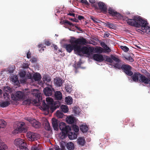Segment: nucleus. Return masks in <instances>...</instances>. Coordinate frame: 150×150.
I'll return each instance as SVG.
<instances>
[{
	"label": "nucleus",
	"instance_id": "1",
	"mask_svg": "<svg viewBox=\"0 0 150 150\" xmlns=\"http://www.w3.org/2000/svg\"><path fill=\"white\" fill-rule=\"evenodd\" d=\"M71 44H66L64 45L67 52L70 53L74 50L76 52L75 50L76 47L78 45H86L87 43L86 39L83 37L80 38H76L74 37H71L70 41Z\"/></svg>",
	"mask_w": 150,
	"mask_h": 150
},
{
	"label": "nucleus",
	"instance_id": "2",
	"mask_svg": "<svg viewBox=\"0 0 150 150\" xmlns=\"http://www.w3.org/2000/svg\"><path fill=\"white\" fill-rule=\"evenodd\" d=\"M136 19L137 21H138V23L136 22L135 23H132L131 25L134 26V27L136 28L142 27V29L147 34H150V27L147 25L148 24L147 21L142 19L141 17L139 18L137 17Z\"/></svg>",
	"mask_w": 150,
	"mask_h": 150
},
{
	"label": "nucleus",
	"instance_id": "3",
	"mask_svg": "<svg viewBox=\"0 0 150 150\" xmlns=\"http://www.w3.org/2000/svg\"><path fill=\"white\" fill-rule=\"evenodd\" d=\"M131 76V78L134 82H140L145 85L150 84V79L139 72H135Z\"/></svg>",
	"mask_w": 150,
	"mask_h": 150
},
{
	"label": "nucleus",
	"instance_id": "4",
	"mask_svg": "<svg viewBox=\"0 0 150 150\" xmlns=\"http://www.w3.org/2000/svg\"><path fill=\"white\" fill-rule=\"evenodd\" d=\"M33 104L34 105L38 106L42 110L46 112V114L49 112H52L60 105L61 104Z\"/></svg>",
	"mask_w": 150,
	"mask_h": 150
},
{
	"label": "nucleus",
	"instance_id": "5",
	"mask_svg": "<svg viewBox=\"0 0 150 150\" xmlns=\"http://www.w3.org/2000/svg\"><path fill=\"white\" fill-rule=\"evenodd\" d=\"M32 91L33 92V95L28 96V98L25 100L27 101L28 103H39L37 101V99L39 102L42 100L41 94L38 92V91L37 89H33Z\"/></svg>",
	"mask_w": 150,
	"mask_h": 150
},
{
	"label": "nucleus",
	"instance_id": "6",
	"mask_svg": "<svg viewBox=\"0 0 150 150\" xmlns=\"http://www.w3.org/2000/svg\"><path fill=\"white\" fill-rule=\"evenodd\" d=\"M80 45H78V46L76 47L75 50L78 54H80L81 53L83 54H86L90 56L93 53L94 47H88L85 46L81 47Z\"/></svg>",
	"mask_w": 150,
	"mask_h": 150
},
{
	"label": "nucleus",
	"instance_id": "7",
	"mask_svg": "<svg viewBox=\"0 0 150 150\" xmlns=\"http://www.w3.org/2000/svg\"><path fill=\"white\" fill-rule=\"evenodd\" d=\"M28 95H25L24 93L21 91H17L15 94L14 95H13L11 96L12 99L14 100H24V102H27L25 100L28 98Z\"/></svg>",
	"mask_w": 150,
	"mask_h": 150
},
{
	"label": "nucleus",
	"instance_id": "8",
	"mask_svg": "<svg viewBox=\"0 0 150 150\" xmlns=\"http://www.w3.org/2000/svg\"><path fill=\"white\" fill-rule=\"evenodd\" d=\"M26 127H25V123L20 122L17 126V127L14 130L13 132L18 133L21 132H25L27 131Z\"/></svg>",
	"mask_w": 150,
	"mask_h": 150
},
{
	"label": "nucleus",
	"instance_id": "9",
	"mask_svg": "<svg viewBox=\"0 0 150 150\" xmlns=\"http://www.w3.org/2000/svg\"><path fill=\"white\" fill-rule=\"evenodd\" d=\"M14 144L16 146L19 147L20 149L24 148L27 146L24 140L20 138L16 139L14 141Z\"/></svg>",
	"mask_w": 150,
	"mask_h": 150
},
{
	"label": "nucleus",
	"instance_id": "10",
	"mask_svg": "<svg viewBox=\"0 0 150 150\" xmlns=\"http://www.w3.org/2000/svg\"><path fill=\"white\" fill-rule=\"evenodd\" d=\"M24 119L28 121L33 127L35 128H39L41 126V124L35 119L30 117H25Z\"/></svg>",
	"mask_w": 150,
	"mask_h": 150
},
{
	"label": "nucleus",
	"instance_id": "11",
	"mask_svg": "<svg viewBox=\"0 0 150 150\" xmlns=\"http://www.w3.org/2000/svg\"><path fill=\"white\" fill-rule=\"evenodd\" d=\"M59 127L60 129L64 134H67L71 131L70 126L66 125L65 123L63 122L59 123Z\"/></svg>",
	"mask_w": 150,
	"mask_h": 150
},
{
	"label": "nucleus",
	"instance_id": "12",
	"mask_svg": "<svg viewBox=\"0 0 150 150\" xmlns=\"http://www.w3.org/2000/svg\"><path fill=\"white\" fill-rule=\"evenodd\" d=\"M26 136L28 140L31 141L37 140L40 137L39 134L31 132H28Z\"/></svg>",
	"mask_w": 150,
	"mask_h": 150
},
{
	"label": "nucleus",
	"instance_id": "13",
	"mask_svg": "<svg viewBox=\"0 0 150 150\" xmlns=\"http://www.w3.org/2000/svg\"><path fill=\"white\" fill-rule=\"evenodd\" d=\"M132 67L128 64L122 65V69L127 75L131 76L133 74V72L131 71Z\"/></svg>",
	"mask_w": 150,
	"mask_h": 150
},
{
	"label": "nucleus",
	"instance_id": "14",
	"mask_svg": "<svg viewBox=\"0 0 150 150\" xmlns=\"http://www.w3.org/2000/svg\"><path fill=\"white\" fill-rule=\"evenodd\" d=\"M138 17L139 18L141 17L140 16H134L132 19H129L127 17H125L123 18V20L127 22V23L128 25L134 27V26L131 25V23H131H135V22H136V23H138V21H137L136 20V18L137 17Z\"/></svg>",
	"mask_w": 150,
	"mask_h": 150
},
{
	"label": "nucleus",
	"instance_id": "15",
	"mask_svg": "<svg viewBox=\"0 0 150 150\" xmlns=\"http://www.w3.org/2000/svg\"><path fill=\"white\" fill-rule=\"evenodd\" d=\"M108 13L112 16L116 17L118 18H120L121 17V14L115 11L111 8H109L108 9Z\"/></svg>",
	"mask_w": 150,
	"mask_h": 150
},
{
	"label": "nucleus",
	"instance_id": "16",
	"mask_svg": "<svg viewBox=\"0 0 150 150\" xmlns=\"http://www.w3.org/2000/svg\"><path fill=\"white\" fill-rule=\"evenodd\" d=\"M53 91V89L49 87H46L43 90L44 93L46 96H51L52 94Z\"/></svg>",
	"mask_w": 150,
	"mask_h": 150
},
{
	"label": "nucleus",
	"instance_id": "17",
	"mask_svg": "<svg viewBox=\"0 0 150 150\" xmlns=\"http://www.w3.org/2000/svg\"><path fill=\"white\" fill-rule=\"evenodd\" d=\"M93 58L95 60L100 62H101L104 60V57L101 54H94L93 56Z\"/></svg>",
	"mask_w": 150,
	"mask_h": 150
},
{
	"label": "nucleus",
	"instance_id": "18",
	"mask_svg": "<svg viewBox=\"0 0 150 150\" xmlns=\"http://www.w3.org/2000/svg\"><path fill=\"white\" fill-rule=\"evenodd\" d=\"M98 6L100 9L103 12L107 11V8L105 4L103 2H100L98 3Z\"/></svg>",
	"mask_w": 150,
	"mask_h": 150
},
{
	"label": "nucleus",
	"instance_id": "19",
	"mask_svg": "<svg viewBox=\"0 0 150 150\" xmlns=\"http://www.w3.org/2000/svg\"><path fill=\"white\" fill-rule=\"evenodd\" d=\"M52 123L54 130H57L58 129V124L59 123L58 121L55 118H53L52 119Z\"/></svg>",
	"mask_w": 150,
	"mask_h": 150
},
{
	"label": "nucleus",
	"instance_id": "20",
	"mask_svg": "<svg viewBox=\"0 0 150 150\" xmlns=\"http://www.w3.org/2000/svg\"><path fill=\"white\" fill-rule=\"evenodd\" d=\"M54 83L57 86H60L63 83L62 80L58 77H56L54 79Z\"/></svg>",
	"mask_w": 150,
	"mask_h": 150
},
{
	"label": "nucleus",
	"instance_id": "21",
	"mask_svg": "<svg viewBox=\"0 0 150 150\" xmlns=\"http://www.w3.org/2000/svg\"><path fill=\"white\" fill-rule=\"evenodd\" d=\"M55 99L57 100H61L62 98V94L60 91H57L55 93Z\"/></svg>",
	"mask_w": 150,
	"mask_h": 150
},
{
	"label": "nucleus",
	"instance_id": "22",
	"mask_svg": "<svg viewBox=\"0 0 150 150\" xmlns=\"http://www.w3.org/2000/svg\"><path fill=\"white\" fill-rule=\"evenodd\" d=\"M44 122L43 123V125L44 126L45 129L47 130H50V126L49 122L47 120L45 119H44Z\"/></svg>",
	"mask_w": 150,
	"mask_h": 150
},
{
	"label": "nucleus",
	"instance_id": "23",
	"mask_svg": "<svg viewBox=\"0 0 150 150\" xmlns=\"http://www.w3.org/2000/svg\"><path fill=\"white\" fill-rule=\"evenodd\" d=\"M69 132V134L68 137L70 139H74L77 138V133L75 132Z\"/></svg>",
	"mask_w": 150,
	"mask_h": 150
},
{
	"label": "nucleus",
	"instance_id": "24",
	"mask_svg": "<svg viewBox=\"0 0 150 150\" xmlns=\"http://www.w3.org/2000/svg\"><path fill=\"white\" fill-rule=\"evenodd\" d=\"M77 143L81 146L84 145L85 143V139L83 137H79L77 139Z\"/></svg>",
	"mask_w": 150,
	"mask_h": 150
},
{
	"label": "nucleus",
	"instance_id": "25",
	"mask_svg": "<svg viewBox=\"0 0 150 150\" xmlns=\"http://www.w3.org/2000/svg\"><path fill=\"white\" fill-rule=\"evenodd\" d=\"M7 148V146L0 139V150H6Z\"/></svg>",
	"mask_w": 150,
	"mask_h": 150
},
{
	"label": "nucleus",
	"instance_id": "26",
	"mask_svg": "<svg viewBox=\"0 0 150 150\" xmlns=\"http://www.w3.org/2000/svg\"><path fill=\"white\" fill-rule=\"evenodd\" d=\"M33 78L36 81H39L41 78V75L39 73H35L33 75Z\"/></svg>",
	"mask_w": 150,
	"mask_h": 150
},
{
	"label": "nucleus",
	"instance_id": "27",
	"mask_svg": "<svg viewBox=\"0 0 150 150\" xmlns=\"http://www.w3.org/2000/svg\"><path fill=\"white\" fill-rule=\"evenodd\" d=\"M80 130L83 133L86 132L88 131V129L87 125H81L80 126Z\"/></svg>",
	"mask_w": 150,
	"mask_h": 150
},
{
	"label": "nucleus",
	"instance_id": "28",
	"mask_svg": "<svg viewBox=\"0 0 150 150\" xmlns=\"http://www.w3.org/2000/svg\"><path fill=\"white\" fill-rule=\"evenodd\" d=\"M81 64L82 62H81L79 61L77 63L74 64L73 66L75 68V72L76 73L78 72L77 71V69L80 68Z\"/></svg>",
	"mask_w": 150,
	"mask_h": 150
},
{
	"label": "nucleus",
	"instance_id": "29",
	"mask_svg": "<svg viewBox=\"0 0 150 150\" xmlns=\"http://www.w3.org/2000/svg\"><path fill=\"white\" fill-rule=\"evenodd\" d=\"M65 101L66 103H72L73 99L71 96H67L65 98Z\"/></svg>",
	"mask_w": 150,
	"mask_h": 150
},
{
	"label": "nucleus",
	"instance_id": "30",
	"mask_svg": "<svg viewBox=\"0 0 150 150\" xmlns=\"http://www.w3.org/2000/svg\"><path fill=\"white\" fill-rule=\"evenodd\" d=\"M73 112L76 115L79 114L81 112V109L78 106H75L73 108Z\"/></svg>",
	"mask_w": 150,
	"mask_h": 150
},
{
	"label": "nucleus",
	"instance_id": "31",
	"mask_svg": "<svg viewBox=\"0 0 150 150\" xmlns=\"http://www.w3.org/2000/svg\"><path fill=\"white\" fill-rule=\"evenodd\" d=\"M72 86L71 85H69V84H67L65 86V89L67 92L70 93L72 91Z\"/></svg>",
	"mask_w": 150,
	"mask_h": 150
},
{
	"label": "nucleus",
	"instance_id": "32",
	"mask_svg": "<svg viewBox=\"0 0 150 150\" xmlns=\"http://www.w3.org/2000/svg\"><path fill=\"white\" fill-rule=\"evenodd\" d=\"M67 122L69 124H71L73 123L74 121V117L71 116L67 117L66 119Z\"/></svg>",
	"mask_w": 150,
	"mask_h": 150
},
{
	"label": "nucleus",
	"instance_id": "33",
	"mask_svg": "<svg viewBox=\"0 0 150 150\" xmlns=\"http://www.w3.org/2000/svg\"><path fill=\"white\" fill-rule=\"evenodd\" d=\"M67 147L69 150H73L74 149V144L72 142H69L67 144Z\"/></svg>",
	"mask_w": 150,
	"mask_h": 150
},
{
	"label": "nucleus",
	"instance_id": "34",
	"mask_svg": "<svg viewBox=\"0 0 150 150\" xmlns=\"http://www.w3.org/2000/svg\"><path fill=\"white\" fill-rule=\"evenodd\" d=\"M61 109L65 113L68 112L69 109L67 106L64 105H62L61 106Z\"/></svg>",
	"mask_w": 150,
	"mask_h": 150
},
{
	"label": "nucleus",
	"instance_id": "35",
	"mask_svg": "<svg viewBox=\"0 0 150 150\" xmlns=\"http://www.w3.org/2000/svg\"><path fill=\"white\" fill-rule=\"evenodd\" d=\"M104 60L110 63H112L113 62V60L111 57H109L107 56H104Z\"/></svg>",
	"mask_w": 150,
	"mask_h": 150
},
{
	"label": "nucleus",
	"instance_id": "36",
	"mask_svg": "<svg viewBox=\"0 0 150 150\" xmlns=\"http://www.w3.org/2000/svg\"><path fill=\"white\" fill-rule=\"evenodd\" d=\"M56 114L57 117L59 118H62L64 116L63 113L60 111L57 110Z\"/></svg>",
	"mask_w": 150,
	"mask_h": 150
},
{
	"label": "nucleus",
	"instance_id": "37",
	"mask_svg": "<svg viewBox=\"0 0 150 150\" xmlns=\"http://www.w3.org/2000/svg\"><path fill=\"white\" fill-rule=\"evenodd\" d=\"M46 101L47 102V103H54L53 102V99L50 97H48L47 98H46ZM61 103L59 102V101H58V103L57 102V103Z\"/></svg>",
	"mask_w": 150,
	"mask_h": 150
},
{
	"label": "nucleus",
	"instance_id": "38",
	"mask_svg": "<svg viewBox=\"0 0 150 150\" xmlns=\"http://www.w3.org/2000/svg\"><path fill=\"white\" fill-rule=\"evenodd\" d=\"M111 57L112 60H113L116 62L120 63L121 62V60L119 59L114 55H112Z\"/></svg>",
	"mask_w": 150,
	"mask_h": 150
},
{
	"label": "nucleus",
	"instance_id": "39",
	"mask_svg": "<svg viewBox=\"0 0 150 150\" xmlns=\"http://www.w3.org/2000/svg\"><path fill=\"white\" fill-rule=\"evenodd\" d=\"M72 128L75 132L77 133L79 130V127L78 126L73 125L72 126Z\"/></svg>",
	"mask_w": 150,
	"mask_h": 150
},
{
	"label": "nucleus",
	"instance_id": "40",
	"mask_svg": "<svg viewBox=\"0 0 150 150\" xmlns=\"http://www.w3.org/2000/svg\"><path fill=\"white\" fill-rule=\"evenodd\" d=\"M44 81H47L48 82H50L51 81L50 77L48 75H45L43 77Z\"/></svg>",
	"mask_w": 150,
	"mask_h": 150
},
{
	"label": "nucleus",
	"instance_id": "41",
	"mask_svg": "<svg viewBox=\"0 0 150 150\" xmlns=\"http://www.w3.org/2000/svg\"><path fill=\"white\" fill-rule=\"evenodd\" d=\"M90 18L93 21V22L95 23H99L100 21L98 20L93 16H91Z\"/></svg>",
	"mask_w": 150,
	"mask_h": 150
},
{
	"label": "nucleus",
	"instance_id": "42",
	"mask_svg": "<svg viewBox=\"0 0 150 150\" xmlns=\"http://www.w3.org/2000/svg\"><path fill=\"white\" fill-rule=\"evenodd\" d=\"M26 72L25 71H21L19 73V76L21 78L24 77L26 75Z\"/></svg>",
	"mask_w": 150,
	"mask_h": 150
},
{
	"label": "nucleus",
	"instance_id": "43",
	"mask_svg": "<svg viewBox=\"0 0 150 150\" xmlns=\"http://www.w3.org/2000/svg\"><path fill=\"white\" fill-rule=\"evenodd\" d=\"M120 48L124 52H127L129 50V48L126 46H121Z\"/></svg>",
	"mask_w": 150,
	"mask_h": 150
},
{
	"label": "nucleus",
	"instance_id": "44",
	"mask_svg": "<svg viewBox=\"0 0 150 150\" xmlns=\"http://www.w3.org/2000/svg\"><path fill=\"white\" fill-rule=\"evenodd\" d=\"M123 58H124L125 59L128 60L131 62H133L134 61L133 59L131 56H129L127 57H126L124 56Z\"/></svg>",
	"mask_w": 150,
	"mask_h": 150
},
{
	"label": "nucleus",
	"instance_id": "45",
	"mask_svg": "<svg viewBox=\"0 0 150 150\" xmlns=\"http://www.w3.org/2000/svg\"><path fill=\"white\" fill-rule=\"evenodd\" d=\"M95 50L96 52L99 53H101L103 52V49L101 47H100L99 48H95Z\"/></svg>",
	"mask_w": 150,
	"mask_h": 150
},
{
	"label": "nucleus",
	"instance_id": "46",
	"mask_svg": "<svg viewBox=\"0 0 150 150\" xmlns=\"http://www.w3.org/2000/svg\"><path fill=\"white\" fill-rule=\"evenodd\" d=\"M11 88L8 86L5 87L4 88V92H11Z\"/></svg>",
	"mask_w": 150,
	"mask_h": 150
},
{
	"label": "nucleus",
	"instance_id": "47",
	"mask_svg": "<svg viewBox=\"0 0 150 150\" xmlns=\"http://www.w3.org/2000/svg\"><path fill=\"white\" fill-rule=\"evenodd\" d=\"M114 67L117 68L118 69H122V65L121 66V65L119 63H115L114 64Z\"/></svg>",
	"mask_w": 150,
	"mask_h": 150
},
{
	"label": "nucleus",
	"instance_id": "48",
	"mask_svg": "<svg viewBox=\"0 0 150 150\" xmlns=\"http://www.w3.org/2000/svg\"><path fill=\"white\" fill-rule=\"evenodd\" d=\"M106 26L110 28H113L115 27L114 25L109 22H107L106 24Z\"/></svg>",
	"mask_w": 150,
	"mask_h": 150
},
{
	"label": "nucleus",
	"instance_id": "49",
	"mask_svg": "<svg viewBox=\"0 0 150 150\" xmlns=\"http://www.w3.org/2000/svg\"><path fill=\"white\" fill-rule=\"evenodd\" d=\"M76 17L78 18L79 20H83L84 18L83 16L81 15H78L77 14L76 15Z\"/></svg>",
	"mask_w": 150,
	"mask_h": 150
},
{
	"label": "nucleus",
	"instance_id": "50",
	"mask_svg": "<svg viewBox=\"0 0 150 150\" xmlns=\"http://www.w3.org/2000/svg\"><path fill=\"white\" fill-rule=\"evenodd\" d=\"M81 3L88 6L89 5V4L88 3L86 0H81Z\"/></svg>",
	"mask_w": 150,
	"mask_h": 150
},
{
	"label": "nucleus",
	"instance_id": "51",
	"mask_svg": "<svg viewBox=\"0 0 150 150\" xmlns=\"http://www.w3.org/2000/svg\"><path fill=\"white\" fill-rule=\"evenodd\" d=\"M38 47H41V48L40 50V51H41V50L42 51L44 50V48L45 47L44 46V45L43 44H40L39 45H38Z\"/></svg>",
	"mask_w": 150,
	"mask_h": 150
},
{
	"label": "nucleus",
	"instance_id": "52",
	"mask_svg": "<svg viewBox=\"0 0 150 150\" xmlns=\"http://www.w3.org/2000/svg\"><path fill=\"white\" fill-rule=\"evenodd\" d=\"M3 96L4 98H9L10 97L8 93L7 92L5 93L4 94Z\"/></svg>",
	"mask_w": 150,
	"mask_h": 150
},
{
	"label": "nucleus",
	"instance_id": "53",
	"mask_svg": "<svg viewBox=\"0 0 150 150\" xmlns=\"http://www.w3.org/2000/svg\"><path fill=\"white\" fill-rule=\"evenodd\" d=\"M9 104H0V107L4 108L8 106Z\"/></svg>",
	"mask_w": 150,
	"mask_h": 150
},
{
	"label": "nucleus",
	"instance_id": "54",
	"mask_svg": "<svg viewBox=\"0 0 150 150\" xmlns=\"http://www.w3.org/2000/svg\"><path fill=\"white\" fill-rule=\"evenodd\" d=\"M30 61L32 63H35L37 61V59L35 58H32L30 60Z\"/></svg>",
	"mask_w": 150,
	"mask_h": 150
},
{
	"label": "nucleus",
	"instance_id": "55",
	"mask_svg": "<svg viewBox=\"0 0 150 150\" xmlns=\"http://www.w3.org/2000/svg\"><path fill=\"white\" fill-rule=\"evenodd\" d=\"M18 79L17 76H16L14 78L12 79V81L14 83H16L17 81H18Z\"/></svg>",
	"mask_w": 150,
	"mask_h": 150
},
{
	"label": "nucleus",
	"instance_id": "56",
	"mask_svg": "<svg viewBox=\"0 0 150 150\" xmlns=\"http://www.w3.org/2000/svg\"><path fill=\"white\" fill-rule=\"evenodd\" d=\"M107 52H109L111 51V50L110 48L107 45V47L104 48Z\"/></svg>",
	"mask_w": 150,
	"mask_h": 150
},
{
	"label": "nucleus",
	"instance_id": "57",
	"mask_svg": "<svg viewBox=\"0 0 150 150\" xmlns=\"http://www.w3.org/2000/svg\"><path fill=\"white\" fill-rule=\"evenodd\" d=\"M100 45L104 48L107 47V45L104 42H102L100 43Z\"/></svg>",
	"mask_w": 150,
	"mask_h": 150
},
{
	"label": "nucleus",
	"instance_id": "58",
	"mask_svg": "<svg viewBox=\"0 0 150 150\" xmlns=\"http://www.w3.org/2000/svg\"><path fill=\"white\" fill-rule=\"evenodd\" d=\"M27 57L28 58V59L31 57V53L29 51L27 53Z\"/></svg>",
	"mask_w": 150,
	"mask_h": 150
},
{
	"label": "nucleus",
	"instance_id": "59",
	"mask_svg": "<svg viewBox=\"0 0 150 150\" xmlns=\"http://www.w3.org/2000/svg\"><path fill=\"white\" fill-rule=\"evenodd\" d=\"M31 150H39V149L37 147L35 146H33L32 147Z\"/></svg>",
	"mask_w": 150,
	"mask_h": 150
},
{
	"label": "nucleus",
	"instance_id": "60",
	"mask_svg": "<svg viewBox=\"0 0 150 150\" xmlns=\"http://www.w3.org/2000/svg\"><path fill=\"white\" fill-rule=\"evenodd\" d=\"M68 15H69L70 16H73L74 17H76L74 13H69L67 14Z\"/></svg>",
	"mask_w": 150,
	"mask_h": 150
},
{
	"label": "nucleus",
	"instance_id": "61",
	"mask_svg": "<svg viewBox=\"0 0 150 150\" xmlns=\"http://www.w3.org/2000/svg\"><path fill=\"white\" fill-rule=\"evenodd\" d=\"M55 150H62V149L59 148V146L57 145L55 146Z\"/></svg>",
	"mask_w": 150,
	"mask_h": 150
},
{
	"label": "nucleus",
	"instance_id": "62",
	"mask_svg": "<svg viewBox=\"0 0 150 150\" xmlns=\"http://www.w3.org/2000/svg\"><path fill=\"white\" fill-rule=\"evenodd\" d=\"M69 21L67 20H64L62 21V23L64 24H69Z\"/></svg>",
	"mask_w": 150,
	"mask_h": 150
},
{
	"label": "nucleus",
	"instance_id": "63",
	"mask_svg": "<svg viewBox=\"0 0 150 150\" xmlns=\"http://www.w3.org/2000/svg\"><path fill=\"white\" fill-rule=\"evenodd\" d=\"M45 44L47 46H50L51 44L49 41H47L45 42Z\"/></svg>",
	"mask_w": 150,
	"mask_h": 150
},
{
	"label": "nucleus",
	"instance_id": "64",
	"mask_svg": "<svg viewBox=\"0 0 150 150\" xmlns=\"http://www.w3.org/2000/svg\"><path fill=\"white\" fill-rule=\"evenodd\" d=\"M141 72L143 74H145L147 72V71L146 69H142L141 70Z\"/></svg>",
	"mask_w": 150,
	"mask_h": 150
}]
</instances>
